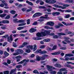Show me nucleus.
I'll use <instances>...</instances> for the list:
<instances>
[{
	"label": "nucleus",
	"mask_w": 74,
	"mask_h": 74,
	"mask_svg": "<svg viewBox=\"0 0 74 74\" xmlns=\"http://www.w3.org/2000/svg\"><path fill=\"white\" fill-rule=\"evenodd\" d=\"M50 31H47V30H45L44 32H41L40 33H38L37 34V36L39 37H40L41 36H45L47 34H48L49 33Z\"/></svg>",
	"instance_id": "1"
},
{
	"label": "nucleus",
	"mask_w": 74,
	"mask_h": 74,
	"mask_svg": "<svg viewBox=\"0 0 74 74\" xmlns=\"http://www.w3.org/2000/svg\"><path fill=\"white\" fill-rule=\"evenodd\" d=\"M47 70L49 71H51V72H50V73L52 74H56V71H53V70H53L55 69V68L54 67H52V66H48V67L47 68Z\"/></svg>",
	"instance_id": "2"
},
{
	"label": "nucleus",
	"mask_w": 74,
	"mask_h": 74,
	"mask_svg": "<svg viewBox=\"0 0 74 74\" xmlns=\"http://www.w3.org/2000/svg\"><path fill=\"white\" fill-rule=\"evenodd\" d=\"M7 38L8 41L10 42H11V41H12L13 40V39L12 38V36L11 35H10V36L8 35H5V36L2 37V38Z\"/></svg>",
	"instance_id": "3"
},
{
	"label": "nucleus",
	"mask_w": 74,
	"mask_h": 74,
	"mask_svg": "<svg viewBox=\"0 0 74 74\" xmlns=\"http://www.w3.org/2000/svg\"><path fill=\"white\" fill-rule=\"evenodd\" d=\"M29 62V60H27L25 59L23 60L22 61L19 62L18 63V64H22V63H23V66H26L27 64V62Z\"/></svg>",
	"instance_id": "4"
},
{
	"label": "nucleus",
	"mask_w": 74,
	"mask_h": 74,
	"mask_svg": "<svg viewBox=\"0 0 74 74\" xmlns=\"http://www.w3.org/2000/svg\"><path fill=\"white\" fill-rule=\"evenodd\" d=\"M47 25H49L50 26H53L54 25H55V23H54L53 22L50 21L47 22Z\"/></svg>",
	"instance_id": "5"
},
{
	"label": "nucleus",
	"mask_w": 74,
	"mask_h": 74,
	"mask_svg": "<svg viewBox=\"0 0 74 74\" xmlns=\"http://www.w3.org/2000/svg\"><path fill=\"white\" fill-rule=\"evenodd\" d=\"M42 15V13L38 12L36 13L35 14H34L33 16V17H34V18H36L37 17V16H40V15Z\"/></svg>",
	"instance_id": "6"
},
{
	"label": "nucleus",
	"mask_w": 74,
	"mask_h": 74,
	"mask_svg": "<svg viewBox=\"0 0 74 74\" xmlns=\"http://www.w3.org/2000/svg\"><path fill=\"white\" fill-rule=\"evenodd\" d=\"M53 6L55 7H56V8H61L62 9H65V8H64V7L59 6L56 4L54 5Z\"/></svg>",
	"instance_id": "7"
},
{
	"label": "nucleus",
	"mask_w": 74,
	"mask_h": 74,
	"mask_svg": "<svg viewBox=\"0 0 74 74\" xmlns=\"http://www.w3.org/2000/svg\"><path fill=\"white\" fill-rule=\"evenodd\" d=\"M22 57L21 56H18L15 57V58L16 59V61L17 62H19L21 60L20 59H21Z\"/></svg>",
	"instance_id": "8"
},
{
	"label": "nucleus",
	"mask_w": 74,
	"mask_h": 74,
	"mask_svg": "<svg viewBox=\"0 0 74 74\" xmlns=\"http://www.w3.org/2000/svg\"><path fill=\"white\" fill-rule=\"evenodd\" d=\"M48 55H44L42 57H41V60H45V58H46L47 57H48Z\"/></svg>",
	"instance_id": "9"
},
{
	"label": "nucleus",
	"mask_w": 74,
	"mask_h": 74,
	"mask_svg": "<svg viewBox=\"0 0 74 74\" xmlns=\"http://www.w3.org/2000/svg\"><path fill=\"white\" fill-rule=\"evenodd\" d=\"M54 66L57 67V68H61L62 67V65L59 64H54Z\"/></svg>",
	"instance_id": "10"
},
{
	"label": "nucleus",
	"mask_w": 74,
	"mask_h": 74,
	"mask_svg": "<svg viewBox=\"0 0 74 74\" xmlns=\"http://www.w3.org/2000/svg\"><path fill=\"white\" fill-rule=\"evenodd\" d=\"M17 52H18L19 54H22L23 53V51L21 49H18L17 50Z\"/></svg>",
	"instance_id": "11"
},
{
	"label": "nucleus",
	"mask_w": 74,
	"mask_h": 74,
	"mask_svg": "<svg viewBox=\"0 0 74 74\" xmlns=\"http://www.w3.org/2000/svg\"><path fill=\"white\" fill-rule=\"evenodd\" d=\"M27 44H28L27 42H24L23 43V45L19 47V48H23V47H25V45H27Z\"/></svg>",
	"instance_id": "12"
},
{
	"label": "nucleus",
	"mask_w": 74,
	"mask_h": 74,
	"mask_svg": "<svg viewBox=\"0 0 74 74\" xmlns=\"http://www.w3.org/2000/svg\"><path fill=\"white\" fill-rule=\"evenodd\" d=\"M36 29H34V28H32L30 29L29 32H30V33H33L36 32Z\"/></svg>",
	"instance_id": "13"
},
{
	"label": "nucleus",
	"mask_w": 74,
	"mask_h": 74,
	"mask_svg": "<svg viewBox=\"0 0 74 74\" xmlns=\"http://www.w3.org/2000/svg\"><path fill=\"white\" fill-rule=\"evenodd\" d=\"M58 4H59V5H63V6H64V7H69V6H70V5H69L64 4L62 3H59Z\"/></svg>",
	"instance_id": "14"
},
{
	"label": "nucleus",
	"mask_w": 74,
	"mask_h": 74,
	"mask_svg": "<svg viewBox=\"0 0 74 74\" xmlns=\"http://www.w3.org/2000/svg\"><path fill=\"white\" fill-rule=\"evenodd\" d=\"M33 39L34 40H42V38H40L34 37L33 38Z\"/></svg>",
	"instance_id": "15"
},
{
	"label": "nucleus",
	"mask_w": 74,
	"mask_h": 74,
	"mask_svg": "<svg viewBox=\"0 0 74 74\" xmlns=\"http://www.w3.org/2000/svg\"><path fill=\"white\" fill-rule=\"evenodd\" d=\"M57 48V46L56 45H54L53 46V48L52 49L51 48H49V49L50 51H52V50H55V49H56Z\"/></svg>",
	"instance_id": "16"
},
{
	"label": "nucleus",
	"mask_w": 74,
	"mask_h": 74,
	"mask_svg": "<svg viewBox=\"0 0 74 74\" xmlns=\"http://www.w3.org/2000/svg\"><path fill=\"white\" fill-rule=\"evenodd\" d=\"M73 56V54H66L65 55V58H66V57Z\"/></svg>",
	"instance_id": "17"
},
{
	"label": "nucleus",
	"mask_w": 74,
	"mask_h": 74,
	"mask_svg": "<svg viewBox=\"0 0 74 74\" xmlns=\"http://www.w3.org/2000/svg\"><path fill=\"white\" fill-rule=\"evenodd\" d=\"M36 60L37 61H40V60H41V57L39 56H36Z\"/></svg>",
	"instance_id": "18"
},
{
	"label": "nucleus",
	"mask_w": 74,
	"mask_h": 74,
	"mask_svg": "<svg viewBox=\"0 0 74 74\" xmlns=\"http://www.w3.org/2000/svg\"><path fill=\"white\" fill-rule=\"evenodd\" d=\"M2 23H10L8 20H3L2 21Z\"/></svg>",
	"instance_id": "19"
},
{
	"label": "nucleus",
	"mask_w": 74,
	"mask_h": 74,
	"mask_svg": "<svg viewBox=\"0 0 74 74\" xmlns=\"http://www.w3.org/2000/svg\"><path fill=\"white\" fill-rule=\"evenodd\" d=\"M58 35L59 36H66V34L63 33H58Z\"/></svg>",
	"instance_id": "20"
},
{
	"label": "nucleus",
	"mask_w": 74,
	"mask_h": 74,
	"mask_svg": "<svg viewBox=\"0 0 74 74\" xmlns=\"http://www.w3.org/2000/svg\"><path fill=\"white\" fill-rule=\"evenodd\" d=\"M16 70V68L15 69H14L11 70V71L10 73L9 74H12L13 73H14Z\"/></svg>",
	"instance_id": "21"
},
{
	"label": "nucleus",
	"mask_w": 74,
	"mask_h": 74,
	"mask_svg": "<svg viewBox=\"0 0 74 74\" xmlns=\"http://www.w3.org/2000/svg\"><path fill=\"white\" fill-rule=\"evenodd\" d=\"M73 2V0H66L65 1V3H71Z\"/></svg>",
	"instance_id": "22"
},
{
	"label": "nucleus",
	"mask_w": 74,
	"mask_h": 74,
	"mask_svg": "<svg viewBox=\"0 0 74 74\" xmlns=\"http://www.w3.org/2000/svg\"><path fill=\"white\" fill-rule=\"evenodd\" d=\"M51 55H59L60 54V52H55L53 53H51Z\"/></svg>",
	"instance_id": "23"
},
{
	"label": "nucleus",
	"mask_w": 74,
	"mask_h": 74,
	"mask_svg": "<svg viewBox=\"0 0 74 74\" xmlns=\"http://www.w3.org/2000/svg\"><path fill=\"white\" fill-rule=\"evenodd\" d=\"M26 24V23H23L19 24L18 25V26H25Z\"/></svg>",
	"instance_id": "24"
},
{
	"label": "nucleus",
	"mask_w": 74,
	"mask_h": 74,
	"mask_svg": "<svg viewBox=\"0 0 74 74\" xmlns=\"http://www.w3.org/2000/svg\"><path fill=\"white\" fill-rule=\"evenodd\" d=\"M26 3L28 4L31 5H33V3L31 2H29V1H26Z\"/></svg>",
	"instance_id": "25"
},
{
	"label": "nucleus",
	"mask_w": 74,
	"mask_h": 74,
	"mask_svg": "<svg viewBox=\"0 0 74 74\" xmlns=\"http://www.w3.org/2000/svg\"><path fill=\"white\" fill-rule=\"evenodd\" d=\"M33 46L32 45H29L27 46V47L28 48H30V49H33Z\"/></svg>",
	"instance_id": "26"
},
{
	"label": "nucleus",
	"mask_w": 74,
	"mask_h": 74,
	"mask_svg": "<svg viewBox=\"0 0 74 74\" xmlns=\"http://www.w3.org/2000/svg\"><path fill=\"white\" fill-rule=\"evenodd\" d=\"M25 22V20H21L18 21V22H19V23H23Z\"/></svg>",
	"instance_id": "27"
},
{
	"label": "nucleus",
	"mask_w": 74,
	"mask_h": 74,
	"mask_svg": "<svg viewBox=\"0 0 74 74\" xmlns=\"http://www.w3.org/2000/svg\"><path fill=\"white\" fill-rule=\"evenodd\" d=\"M33 73H34L35 74H39V72L37 70H35L33 71Z\"/></svg>",
	"instance_id": "28"
},
{
	"label": "nucleus",
	"mask_w": 74,
	"mask_h": 74,
	"mask_svg": "<svg viewBox=\"0 0 74 74\" xmlns=\"http://www.w3.org/2000/svg\"><path fill=\"white\" fill-rule=\"evenodd\" d=\"M4 54L5 56H8V55H9V54L7 53V52H6V51H5L4 52Z\"/></svg>",
	"instance_id": "29"
},
{
	"label": "nucleus",
	"mask_w": 74,
	"mask_h": 74,
	"mask_svg": "<svg viewBox=\"0 0 74 74\" xmlns=\"http://www.w3.org/2000/svg\"><path fill=\"white\" fill-rule=\"evenodd\" d=\"M66 69L65 68L62 69L61 68L60 69V71H66Z\"/></svg>",
	"instance_id": "30"
},
{
	"label": "nucleus",
	"mask_w": 74,
	"mask_h": 74,
	"mask_svg": "<svg viewBox=\"0 0 74 74\" xmlns=\"http://www.w3.org/2000/svg\"><path fill=\"white\" fill-rule=\"evenodd\" d=\"M56 1L55 0H52L51 1V4H54L55 3H56Z\"/></svg>",
	"instance_id": "31"
},
{
	"label": "nucleus",
	"mask_w": 74,
	"mask_h": 74,
	"mask_svg": "<svg viewBox=\"0 0 74 74\" xmlns=\"http://www.w3.org/2000/svg\"><path fill=\"white\" fill-rule=\"evenodd\" d=\"M6 14H0V16L1 17V18H4V16H6Z\"/></svg>",
	"instance_id": "32"
},
{
	"label": "nucleus",
	"mask_w": 74,
	"mask_h": 74,
	"mask_svg": "<svg viewBox=\"0 0 74 74\" xmlns=\"http://www.w3.org/2000/svg\"><path fill=\"white\" fill-rule=\"evenodd\" d=\"M37 49V45H34V51H35Z\"/></svg>",
	"instance_id": "33"
},
{
	"label": "nucleus",
	"mask_w": 74,
	"mask_h": 74,
	"mask_svg": "<svg viewBox=\"0 0 74 74\" xmlns=\"http://www.w3.org/2000/svg\"><path fill=\"white\" fill-rule=\"evenodd\" d=\"M9 71H6L3 72L4 74H9Z\"/></svg>",
	"instance_id": "34"
},
{
	"label": "nucleus",
	"mask_w": 74,
	"mask_h": 74,
	"mask_svg": "<svg viewBox=\"0 0 74 74\" xmlns=\"http://www.w3.org/2000/svg\"><path fill=\"white\" fill-rule=\"evenodd\" d=\"M10 12L12 14H15L16 13V12L15 10H12L10 11Z\"/></svg>",
	"instance_id": "35"
},
{
	"label": "nucleus",
	"mask_w": 74,
	"mask_h": 74,
	"mask_svg": "<svg viewBox=\"0 0 74 74\" xmlns=\"http://www.w3.org/2000/svg\"><path fill=\"white\" fill-rule=\"evenodd\" d=\"M43 41L45 42H49V41H50V40L49 39H44L43 40Z\"/></svg>",
	"instance_id": "36"
},
{
	"label": "nucleus",
	"mask_w": 74,
	"mask_h": 74,
	"mask_svg": "<svg viewBox=\"0 0 74 74\" xmlns=\"http://www.w3.org/2000/svg\"><path fill=\"white\" fill-rule=\"evenodd\" d=\"M40 19H47L49 18V17H44L43 16H41L40 17Z\"/></svg>",
	"instance_id": "37"
},
{
	"label": "nucleus",
	"mask_w": 74,
	"mask_h": 74,
	"mask_svg": "<svg viewBox=\"0 0 74 74\" xmlns=\"http://www.w3.org/2000/svg\"><path fill=\"white\" fill-rule=\"evenodd\" d=\"M66 12H72V10H67L65 11Z\"/></svg>",
	"instance_id": "38"
},
{
	"label": "nucleus",
	"mask_w": 74,
	"mask_h": 74,
	"mask_svg": "<svg viewBox=\"0 0 74 74\" xmlns=\"http://www.w3.org/2000/svg\"><path fill=\"white\" fill-rule=\"evenodd\" d=\"M64 38L65 39V40H70V38L69 37H64Z\"/></svg>",
	"instance_id": "39"
},
{
	"label": "nucleus",
	"mask_w": 74,
	"mask_h": 74,
	"mask_svg": "<svg viewBox=\"0 0 74 74\" xmlns=\"http://www.w3.org/2000/svg\"><path fill=\"white\" fill-rule=\"evenodd\" d=\"M64 66H65V67H70L71 66H70V65L69 64H65Z\"/></svg>",
	"instance_id": "40"
},
{
	"label": "nucleus",
	"mask_w": 74,
	"mask_h": 74,
	"mask_svg": "<svg viewBox=\"0 0 74 74\" xmlns=\"http://www.w3.org/2000/svg\"><path fill=\"white\" fill-rule=\"evenodd\" d=\"M51 0H46L45 2L47 3H51Z\"/></svg>",
	"instance_id": "41"
},
{
	"label": "nucleus",
	"mask_w": 74,
	"mask_h": 74,
	"mask_svg": "<svg viewBox=\"0 0 74 74\" xmlns=\"http://www.w3.org/2000/svg\"><path fill=\"white\" fill-rule=\"evenodd\" d=\"M41 49L38 50L36 51L37 53H41Z\"/></svg>",
	"instance_id": "42"
},
{
	"label": "nucleus",
	"mask_w": 74,
	"mask_h": 74,
	"mask_svg": "<svg viewBox=\"0 0 74 74\" xmlns=\"http://www.w3.org/2000/svg\"><path fill=\"white\" fill-rule=\"evenodd\" d=\"M45 45H42V46H41L40 47V48L41 49H43V48H45Z\"/></svg>",
	"instance_id": "43"
},
{
	"label": "nucleus",
	"mask_w": 74,
	"mask_h": 74,
	"mask_svg": "<svg viewBox=\"0 0 74 74\" xmlns=\"http://www.w3.org/2000/svg\"><path fill=\"white\" fill-rule=\"evenodd\" d=\"M25 52L27 53H30V49H27L25 50Z\"/></svg>",
	"instance_id": "44"
},
{
	"label": "nucleus",
	"mask_w": 74,
	"mask_h": 74,
	"mask_svg": "<svg viewBox=\"0 0 74 74\" xmlns=\"http://www.w3.org/2000/svg\"><path fill=\"white\" fill-rule=\"evenodd\" d=\"M13 22L14 23H17V22H18V21H18V19L17 18H16L15 19H14L13 20Z\"/></svg>",
	"instance_id": "45"
},
{
	"label": "nucleus",
	"mask_w": 74,
	"mask_h": 74,
	"mask_svg": "<svg viewBox=\"0 0 74 74\" xmlns=\"http://www.w3.org/2000/svg\"><path fill=\"white\" fill-rule=\"evenodd\" d=\"M47 53V52L45 51H42L41 52V54H45V53Z\"/></svg>",
	"instance_id": "46"
},
{
	"label": "nucleus",
	"mask_w": 74,
	"mask_h": 74,
	"mask_svg": "<svg viewBox=\"0 0 74 74\" xmlns=\"http://www.w3.org/2000/svg\"><path fill=\"white\" fill-rule=\"evenodd\" d=\"M67 64H71L74 65V63H73L71 62H67Z\"/></svg>",
	"instance_id": "47"
},
{
	"label": "nucleus",
	"mask_w": 74,
	"mask_h": 74,
	"mask_svg": "<svg viewBox=\"0 0 74 74\" xmlns=\"http://www.w3.org/2000/svg\"><path fill=\"white\" fill-rule=\"evenodd\" d=\"M22 65H19L18 66H16V68H17L18 69H19V68L21 67Z\"/></svg>",
	"instance_id": "48"
},
{
	"label": "nucleus",
	"mask_w": 74,
	"mask_h": 74,
	"mask_svg": "<svg viewBox=\"0 0 74 74\" xmlns=\"http://www.w3.org/2000/svg\"><path fill=\"white\" fill-rule=\"evenodd\" d=\"M10 18V15H8L5 18V19H9Z\"/></svg>",
	"instance_id": "49"
},
{
	"label": "nucleus",
	"mask_w": 74,
	"mask_h": 74,
	"mask_svg": "<svg viewBox=\"0 0 74 74\" xmlns=\"http://www.w3.org/2000/svg\"><path fill=\"white\" fill-rule=\"evenodd\" d=\"M57 11H60V12H64V10H62V9H58L57 10Z\"/></svg>",
	"instance_id": "50"
},
{
	"label": "nucleus",
	"mask_w": 74,
	"mask_h": 74,
	"mask_svg": "<svg viewBox=\"0 0 74 74\" xmlns=\"http://www.w3.org/2000/svg\"><path fill=\"white\" fill-rule=\"evenodd\" d=\"M53 38H55H55H58V35L54 36H53Z\"/></svg>",
	"instance_id": "51"
},
{
	"label": "nucleus",
	"mask_w": 74,
	"mask_h": 74,
	"mask_svg": "<svg viewBox=\"0 0 74 74\" xmlns=\"http://www.w3.org/2000/svg\"><path fill=\"white\" fill-rule=\"evenodd\" d=\"M44 21V19H39L37 21H39V22H42Z\"/></svg>",
	"instance_id": "52"
},
{
	"label": "nucleus",
	"mask_w": 74,
	"mask_h": 74,
	"mask_svg": "<svg viewBox=\"0 0 74 74\" xmlns=\"http://www.w3.org/2000/svg\"><path fill=\"white\" fill-rule=\"evenodd\" d=\"M73 25V23H68L67 24L66 26H68V25Z\"/></svg>",
	"instance_id": "53"
},
{
	"label": "nucleus",
	"mask_w": 74,
	"mask_h": 74,
	"mask_svg": "<svg viewBox=\"0 0 74 74\" xmlns=\"http://www.w3.org/2000/svg\"><path fill=\"white\" fill-rule=\"evenodd\" d=\"M60 49H62L63 50H65L66 49V48L64 47H62L60 48Z\"/></svg>",
	"instance_id": "54"
},
{
	"label": "nucleus",
	"mask_w": 74,
	"mask_h": 74,
	"mask_svg": "<svg viewBox=\"0 0 74 74\" xmlns=\"http://www.w3.org/2000/svg\"><path fill=\"white\" fill-rule=\"evenodd\" d=\"M19 55V53H18V52L14 53L13 54V55H14L15 56H16V55Z\"/></svg>",
	"instance_id": "55"
},
{
	"label": "nucleus",
	"mask_w": 74,
	"mask_h": 74,
	"mask_svg": "<svg viewBox=\"0 0 74 74\" xmlns=\"http://www.w3.org/2000/svg\"><path fill=\"white\" fill-rule=\"evenodd\" d=\"M18 30H22V27H19L18 28H17Z\"/></svg>",
	"instance_id": "56"
},
{
	"label": "nucleus",
	"mask_w": 74,
	"mask_h": 74,
	"mask_svg": "<svg viewBox=\"0 0 74 74\" xmlns=\"http://www.w3.org/2000/svg\"><path fill=\"white\" fill-rule=\"evenodd\" d=\"M37 25V21H35L32 24V25Z\"/></svg>",
	"instance_id": "57"
},
{
	"label": "nucleus",
	"mask_w": 74,
	"mask_h": 74,
	"mask_svg": "<svg viewBox=\"0 0 74 74\" xmlns=\"http://www.w3.org/2000/svg\"><path fill=\"white\" fill-rule=\"evenodd\" d=\"M58 18H59V20L60 21H62L63 20V18H59V17H58Z\"/></svg>",
	"instance_id": "58"
},
{
	"label": "nucleus",
	"mask_w": 74,
	"mask_h": 74,
	"mask_svg": "<svg viewBox=\"0 0 74 74\" xmlns=\"http://www.w3.org/2000/svg\"><path fill=\"white\" fill-rule=\"evenodd\" d=\"M55 27L56 29H58V28H59V27H60V26H59V25H56L55 26Z\"/></svg>",
	"instance_id": "59"
},
{
	"label": "nucleus",
	"mask_w": 74,
	"mask_h": 74,
	"mask_svg": "<svg viewBox=\"0 0 74 74\" xmlns=\"http://www.w3.org/2000/svg\"><path fill=\"white\" fill-rule=\"evenodd\" d=\"M40 5H43L44 4V2L41 1H40Z\"/></svg>",
	"instance_id": "60"
},
{
	"label": "nucleus",
	"mask_w": 74,
	"mask_h": 74,
	"mask_svg": "<svg viewBox=\"0 0 74 74\" xmlns=\"http://www.w3.org/2000/svg\"><path fill=\"white\" fill-rule=\"evenodd\" d=\"M69 60H74V57H71L69 58Z\"/></svg>",
	"instance_id": "61"
},
{
	"label": "nucleus",
	"mask_w": 74,
	"mask_h": 74,
	"mask_svg": "<svg viewBox=\"0 0 74 74\" xmlns=\"http://www.w3.org/2000/svg\"><path fill=\"white\" fill-rule=\"evenodd\" d=\"M69 20H70V21H74V17H72L70 18L69 19Z\"/></svg>",
	"instance_id": "62"
},
{
	"label": "nucleus",
	"mask_w": 74,
	"mask_h": 74,
	"mask_svg": "<svg viewBox=\"0 0 74 74\" xmlns=\"http://www.w3.org/2000/svg\"><path fill=\"white\" fill-rule=\"evenodd\" d=\"M69 17H70V15L69 14H68L66 16L65 18H69Z\"/></svg>",
	"instance_id": "63"
},
{
	"label": "nucleus",
	"mask_w": 74,
	"mask_h": 74,
	"mask_svg": "<svg viewBox=\"0 0 74 74\" xmlns=\"http://www.w3.org/2000/svg\"><path fill=\"white\" fill-rule=\"evenodd\" d=\"M7 63H8V64H10V63H11V60H8Z\"/></svg>",
	"instance_id": "64"
}]
</instances>
